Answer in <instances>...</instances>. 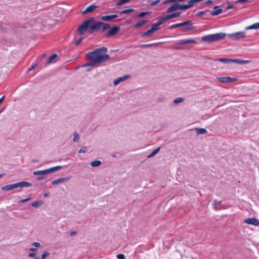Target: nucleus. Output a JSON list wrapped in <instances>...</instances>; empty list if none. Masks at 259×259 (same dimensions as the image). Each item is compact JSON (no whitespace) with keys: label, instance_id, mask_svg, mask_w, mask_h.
<instances>
[{"label":"nucleus","instance_id":"nucleus-1","mask_svg":"<svg viewBox=\"0 0 259 259\" xmlns=\"http://www.w3.org/2000/svg\"><path fill=\"white\" fill-rule=\"evenodd\" d=\"M107 52V49L105 47H102L96 49L95 51L87 53L86 59L89 61L88 64L84 66H95L96 64H100L110 59V56L107 55H104Z\"/></svg>","mask_w":259,"mask_h":259},{"label":"nucleus","instance_id":"nucleus-2","mask_svg":"<svg viewBox=\"0 0 259 259\" xmlns=\"http://www.w3.org/2000/svg\"><path fill=\"white\" fill-rule=\"evenodd\" d=\"M225 36V33L221 32L203 36L201 40L207 42L215 41L223 39Z\"/></svg>","mask_w":259,"mask_h":259},{"label":"nucleus","instance_id":"nucleus-3","mask_svg":"<svg viewBox=\"0 0 259 259\" xmlns=\"http://www.w3.org/2000/svg\"><path fill=\"white\" fill-rule=\"evenodd\" d=\"M95 21L94 17H91L85 20L78 28L77 30L80 34L84 33L87 29Z\"/></svg>","mask_w":259,"mask_h":259},{"label":"nucleus","instance_id":"nucleus-4","mask_svg":"<svg viewBox=\"0 0 259 259\" xmlns=\"http://www.w3.org/2000/svg\"><path fill=\"white\" fill-rule=\"evenodd\" d=\"M61 168L62 167L61 166H57L45 170L35 171L33 172V174L35 176L48 175L56 171Z\"/></svg>","mask_w":259,"mask_h":259},{"label":"nucleus","instance_id":"nucleus-5","mask_svg":"<svg viewBox=\"0 0 259 259\" xmlns=\"http://www.w3.org/2000/svg\"><path fill=\"white\" fill-rule=\"evenodd\" d=\"M218 80L221 83H230L237 80L236 78H231L229 76L217 77Z\"/></svg>","mask_w":259,"mask_h":259},{"label":"nucleus","instance_id":"nucleus-6","mask_svg":"<svg viewBox=\"0 0 259 259\" xmlns=\"http://www.w3.org/2000/svg\"><path fill=\"white\" fill-rule=\"evenodd\" d=\"M229 36L233 39H238L245 37V33L243 31L238 32L229 34Z\"/></svg>","mask_w":259,"mask_h":259},{"label":"nucleus","instance_id":"nucleus-7","mask_svg":"<svg viewBox=\"0 0 259 259\" xmlns=\"http://www.w3.org/2000/svg\"><path fill=\"white\" fill-rule=\"evenodd\" d=\"M103 25V23L101 22H98L91 26L90 29L89 30V33H93L95 31H98L100 29L101 26Z\"/></svg>","mask_w":259,"mask_h":259},{"label":"nucleus","instance_id":"nucleus-8","mask_svg":"<svg viewBox=\"0 0 259 259\" xmlns=\"http://www.w3.org/2000/svg\"><path fill=\"white\" fill-rule=\"evenodd\" d=\"M244 222L247 224L252 225L256 226H259V221L256 218H249L245 219L244 221Z\"/></svg>","mask_w":259,"mask_h":259},{"label":"nucleus","instance_id":"nucleus-9","mask_svg":"<svg viewBox=\"0 0 259 259\" xmlns=\"http://www.w3.org/2000/svg\"><path fill=\"white\" fill-rule=\"evenodd\" d=\"M120 30V27L118 26H114L112 28L110 29L108 31L107 36H111L116 34Z\"/></svg>","mask_w":259,"mask_h":259},{"label":"nucleus","instance_id":"nucleus-10","mask_svg":"<svg viewBox=\"0 0 259 259\" xmlns=\"http://www.w3.org/2000/svg\"><path fill=\"white\" fill-rule=\"evenodd\" d=\"M97 7L98 6L96 5H91L90 6L87 7L84 10L81 11V13L82 14L90 13L94 11Z\"/></svg>","mask_w":259,"mask_h":259},{"label":"nucleus","instance_id":"nucleus-11","mask_svg":"<svg viewBox=\"0 0 259 259\" xmlns=\"http://www.w3.org/2000/svg\"><path fill=\"white\" fill-rule=\"evenodd\" d=\"M130 77V75H125L122 77H118L113 81V84L115 85H117L120 82L123 81L124 80L128 79Z\"/></svg>","mask_w":259,"mask_h":259},{"label":"nucleus","instance_id":"nucleus-12","mask_svg":"<svg viewBox=\"0 0 259 259\" xmlns=\"http://www.w3.org/2000/svg\"><path fill=\"white\" fill-rule=\"evenodd\" d=\"M196 41L193 39H188L185 40H182L177 42L178 45H184L186 44H196Z\"/></svg>","mask_w":259,"mask_h":259},{"label":"nucleus","instance_id":"nucleus-13","mask_svg":"<svg viewBox=\"0 0 259 259\" xmlns=\"http://www.w3.org/2000/svg\"><path fill=\"white\" fill-rule=\"evenodd\" d=\"M17 188V185L15 184L8 185L6 186H3L2 190L4 191H9Z\"/></svg>","mask_w":259,"mask_h":259},{"label":"nucleus","instance_id":"nucleus-14","mask_svg":"<svg viewBox=\"0 0 259 259\" xmlns=\"http://www.w3.org/2000/svg\"><path fill=\"white\" fill-rule=\"evenodd\" d=\"M16 185H17V188L18 187H28L32 185L31 183L25 181L17 183Z\"/></svg>","mask_w":259,"mask_h":259},{"label":"nucleus","instance_id":"nucleus-15","mask_svg":"<svg viewBox=\"0 0 259 259\" xmlns=\"http://www.w3.org/2000/svg\"><path fill=\"white\" fill-rule=\"evenodd\" d=\"M67 180V178H61L58 179L54 180L52 182V184L53 185H57L62 184Z\"/></svg>","mask_w":259,"mask_h":259},{"label":"nucleus","instance_id":"nucleus-16","mask_svg":"<svg viewBox=\"0 0 259 259\" xmlns=\"http://www.w3.org/2000/svg\"><path fill=\"white\" fill-rule=\"evenodd\" d=\"M117 17V15H112L109 16H103L100 17L101 19L103 21H110L111 20Z\"/></svg>","mask_w":259,"mask_h":259},{"label":"nucleus","instance_id":"nucleus-17","mask_svg":"<svg viewBox=\"0 0 259 259\" xmlns=\"http://www.w3.org/2000/svg\"><path fill=\"white\" fill-rule=\"evenodd\" d=\"M179 7H180L179 4H176L175 5L170 6V7H169L167 9V12L168 13H170V12L177 11L178 10H179Z\"/></svg>","mask_w":259,"mask_h":259},{"label":"nucleus","instance_id":"nucleus-18","mask_svg":"<svg viewBox=\"0 0 259 259\" xmlns=\"http://www.w3.org/2000/svg\"><path fill=\"white\" fill-rule=\"evenodd\" d=\"M249 60H234L232 59V63H236L240 64H245L249 63Z\"/></svg>","mask_w":259,"mask_h":259},{"label":"nucleus","instance_id":"nucleus-19","mask_svg":"<svg viewBox=\"0 0 259 259\" xmlns=\"http://www.w3.org/2000/svg\"><path fill=\"white\" fill-rule=\"evenodd\" d=\"M259 28V22L253 24L251 25H250L249 26H247L245 28L246 30H249V29H257Z\"/></svg>","mask_w":259,"mask_h":259},{"label":"nucleus","instance_id":"nucleus-20","mask_svg":"<svg viewBox=\"0 0 259 259\" xmlns=\"http://www.w3.org/2000/svg\"><path fill=\"white\" fill-rule=\"evenodd\" d=\"M193 26L191 24V21H189V24L184 26L183 30L185 32L193 29Z\"/></svg>","mask_w":259,"mask_h":259},{"label":"nucleus","instance_id":"nucleus-21","mask_svg":"<svg viewBox=\"0 0 259 259\" xmlns=\"http://www.w3.org/2000/svg\"><path fill=\"white\" fill-rule=\"evenodd\" d=\"M168 19H170V17L169 15H167L164 17L159 18V22L161 25L164 22L166 21Z\"/></svg>","mask_w":259,"mask_h":259},{"label":"nucleus","instance_id":"nucleus-22","mask_svg":"<svg viewBox=\"0 0 259 259\" xmlns=\"http://www.w3.org/2000/svg\"><path fill=\"white\" fill-rule=\"evenodd\" d=\"M197 135L205 134L207 133V131L205 128H195Z\"/></svg>","mask_w":259,"mask_h":259},{"label":"nucleus","instance_id":"nucleus-23","mask_svg":"<svg viewBox=\"0 0 259 259\" xmlns=\"http://www.w3.org/2000/svg\"><path fill=\"white\" fill-rule=\"evenodd\" d=\"M29 250L32 252L29 253L28 256L30 257H35L36 256L35 252L37 251V249L35 248H31L29 249Z\"/></svg>","mask_w":259,"mask_h":259},{"label":"nucleus","instance_id":"nucleus-24","mask_svg":"<svg viewBox=\"0 0 259 259\" xmlns=\"http://www.w3.org/2000/svg\"><path fill=\"white\" fill-rule=\"evenodd\" d=\"M148 21L147 20H143L138 22L135 25V28H139L144 24H145L146 23H147Z\"/></svg>","mask_w":259,"mask_h":259},{"label":"nucleus","instance_id":"nucleus-25","mask_svg":"<svg viewBox=\"0 0 259 259\" xmlns=\"http://www.w3.org/2000/svg\"><path fill=\"white\" fill-rule=\"evenodd\" d=\"M44 203L43 201H34L31 204V206L34 207H38V206L41 205Z\"/></svg>","mask_w":259,"mask_h":259},{"label":"nucleus","instance_id":"nucleus-26","mask_svg":"<svg viewBox=\"0 0 259 259\" xmlns=\"http://www.w3.org/2000/svg\"><path fill=\"white\" fill-rule=\"evenodd\" d=\"M101 164V161H100V160H95V161H92L91 163V165L92 167H97V166H99V165H100Z\"/></svg>","mask_w":259,"mask_h":259},{"label":"nucleus","instance_id":"nucleus-27","mask_svg":"<svg viewBox=\"0 0 259 259\" xmlns=\"http://www.w3.org/2000/svg\"><path fill=\"white\" fill-rule=\"evenodd\" d=\"M215 61H218L225 63H232V59L221 58V59H216Z\"/></svg>","mask_w":259,"mask_h":259},{"label":"nucleus","instance_id":"nucleus-28","mask_svg":"<svg viewBox=\"0 0 259 259\" xmlns=\"http://www.w3.org/2000/svg\"><path fill=\"white\" fill-rule=\"evenodd\" d=\"M161 24H160L159 22L158 23H155V24L152 25V27H151V29L154 32L155 31H156V30H158L159 29V26Z\"/></svg>","mask_w":259,"mask_h":259},{"label":"nucleus","instance_id":"nucleus-29","mask_svg":"<svg viewBox=\"0 0 259 259\" xmlns=\"http://www.w3.org/2000/svg\"><path fill=\"white\" fill-rule=\"evenodd\" d=\"M57 55L56 54H53L50 57V58L49 59V61H48L47 63L48 64L52 63L55 60V59L57 58Z\"/></svg>","mask_w":259,"mask_h":259},{"label":"nucleus","instance_id":"nucleus-30","mask_svg":"<svg viewBox=\"0 0 259 259\" xmlns=\"http://www.w3.org/2000/svg\"><path fill=\"white\" fill-rule=\"evenodd\" d=\"M181 14V12H176V13H172L171 14H169V15L170 17V19H172L174 18H176V17H179Z\"/></svg>","mask_w":259,"mask_h":259},{"label":"nucleus","instance_id":"nucleus-31","mask_svg":"<svg viewBox=\"0 0 259 259\" xmlns=\"http://www.w3.org/2000/svg\"><path fill=\"white\" fill-rule=\"evenodd\" d=\"M223 12V10L222 9H218L213 12H212L211 14L212 16H217L221 14Z\"/></svg>","mask_w":259,"mask_h":259},{"label":"nucleus","instance_id":"nucleus-32","mask_svg":"<svg viewBox=\"0 0 259 259\" xmlns=\"http://www.w3.org/2000/svg\"><path fill=\"white\" fill-rule=\"evenodd\" d=\"M160 147L157 148L155 150H154L148 156V158H150L153 157L155 155H156L159 151Z\"/></svg>","mask_w":259,"mask_h":259},{"label":"nucleus","instance_id":"nucleus-33","mask_svg":"<svg viewBox=\"0 0 259 259\" xmlns=\"http://www.w3.org/2000/svg\"><path fill=\"white\" fill-rule=\"evenodd\" d=\"M134 11V10L133 9H126V10L121 11L120 12V14H126V13L133 12Z\"/></svg>","mask_w":259,"mask_h":259},{"label":"nucleus","instance_id":"nucleus-34","mask_svg":"<svg viewBox=\"0 0 259 259\" xmlns=\"http://www.w3.org/2000/svg\"><path fill=\"white\" fill-rule=\"evenodd\" d=\"M184 100H185V99L183 98H177L174 100V103L175 104H178V103L184 102Z\"/></svg>","mask_w":259,"mask_h":259},{"label":"nucleus","instance_id":"nucleus-35","mask_svg":"<svg viewBox=\"0 0 259 259\" xmlns=\"http://www.w3.org/2000/svg\"><path fill=\"white\" fill-rule=\"evenodd\" d=\"M190 8L189 4L188 5H181L180 4L179 10H187Z\"/></svg>","mask_w":259,"mask_h":259},{"label":"nucleus","instance_id":"nucleus-36","mask_svg":"<svg viewBox=\"0 0 259 259\" xmlns=\"http://www.w3.org/2000/svg\"><path fill=\"white\" fill-rule=\"evenodd\" d=\"M153 33H154V32L152 31V30L151 29H150L149 30L147 31L146 32L143 33L142 36L143 37H145V36H146L147 35H151V34H152Z\"/></svg>","mask_w":259,"mask_h":259},{"label":"nucleus","instance_id":"nucleus-37","mask_svg":"<svg viewBox=\"0 0 259 259\" xmlns=\"http://www.w3.org/2000/svg\"><path fill=\"white\" fill-rule=\"evenodd\" d=\"M50 255V253L48 251H45L41 255V259H45L46 257H48Z\"/></svg>","mask_w":259,"mask_h":259},{"label":"nucleus","instance_id":"nucleus-38","mask_svg":"<svg viewBox=\"0 0 259 259\" xmlns=\"http://www.w3.org/2000/svg\"><path fill=\"white\" fill-rule=\"evenodd\" d=\"M130 0H119L117 3V6H120L121 5H123L124 4H126L130 2Z\"/></svg>","mask_w":259,"mask_h":259},{"label":"nucleus","instance_id":"nucleus-39","mask_svg":"<svg viewBox=\"0 0 259 259\" xmlns=\"http://www.w3.org/2000/svg\"><path fill=\"white\" fill-rule=\"evenodd\" d=\"M79 135L76 133H74L73 140V142H77L79 140Z\"/></svg>","mask_w":259,"mask_h":259},{"label":"nucleus","instance_id":"nucleus-40","mask_svg":"<svg viewBox=\"0 0 259 259\" xmlns=\"http://www.w3.org/2000/svg\"><path fill=\"white\" fill-rule=\"evenodd\" d=\"M31 245L37 248L40 247L41 245L39 242H34L31 243Z\"/></svg>","mask_w":259,"mask_h":259},{"label":"nucleus","instance_id":"nucleus-41","mask_svg":"<svg viewBox=\"0 0 259 259\" xmlns=\"http://www.w3.org/2000/svg\"><path fill=\"white\" fill-rule=\"evenodd\" d=\"M158 44H145V45H142L141 47L142 48H146V47H150V46H156V45H157Z\"/></svg>","mask_w":259,"mask_h":259},{"label":"nucleus","instance_id":"nucleus-42","mask_svg":"<svg viewBox=\"0 0 259 259\" xmlns=\"http://www.w3.org/2000/svg\"><path fill=\"white\" fill-rule=\"evenodd\" d=\"M87 151V147H82L79 150V153H85Z\"/></svg>","mask_w":259,"mask_h":259},{"label":"nucleus","instance_id":"nucleus-43","mask_svg":"<svg viewBox=\"0 0 259 259\" xmlns=\"http://www.w3.org/2000/svg\"><path fill=\"white\" fill-rule=\"evenodd\" d=\"M117 257L118 259H125V255L123 254H118Z\"/></svg>","mask_w":259,"mask_h":259},{"label":"nucleus","instance_id":"nucleus-44","mask_svg":"<svg viewBox=\"0 0 259 259\" xmlns=\"http://www.w3.org/2000/svg\"><path fill=\"white\" fill-rule=\"evenodd\" d=\"M189 21H187L183 23H179V27L184 26L189 24Z\"/></svg>","mask_w":259,"mask_h":259},{"label":"nucleus","instance_id":"nucleus-45","mask_svg":"<svg viewBox=\"0 0 259 259\" xmlns=\"http://www.w3.org/2000/svg\"><path fill=\"white\" fill-rule=\"evenodd\" d=\"M82 40V38H80L79 39H78L77 40H76L75 42H74V44L76 46H77L79 44H80Z\"/></svg>","mask_w":259,"mask_h":259},{"label":"nucleus","instance_id":"nucleus-46","mask_svg":"<svg viewBox=\"0 0 259 259\" xmlns=\"http://www.w3.org/2000/svg\"><path fill=\"white\" fill-rule=\"evenodd\" d=\"M30 199H31V198L30 197H28V198H27L21 200L19 202V203L25 202L26 201H28L30 200Z\"/></svg>","mask_w":259,"mask_h":259},{"label":"nucleus","instance_id":"nucleus-47","mask_svg":"<svg viewBox=\"0 0 259 259\" xmlns=\"http://www.w3.org/2000/svg\"><path fill=\"white\" fill-rule=\"evenodd\" d=\"M148 13H149V12H142L139 14L138 16L139 17H144L145 15H146Z\"/></svg>","mask_w":259,"mask_h":259},{"label":"nucleus","instance_id":"nucleus-48","mask_svg":"<svg viewBox=\"0 0 259 259\" xmlns=\"http://www.w3.org/2000/svg\"><path fill=\"white\" fill-rule=\"evenodd\" d=\"M110 28V26L108 24H105L103 27V30H106Z\"/></svg>","mask_w":259,"mask_h":259},{"label":"nucleus","instance_id":"nucleus-49","mask_svg":"<svg viewBox=\"0 0 259 259\" xmlns=\"http://www.w3.org/2000/svg\"><path fill=\"white\" fill-rule=\"evenodd\" d=\"M159 2H160V0L155 1L154 2H152L151 3V5L152 6H155V5L158 4Z\"/></svg>","mask_w":259,"mask_h":259},{"label":"nucleus","instance_id":"nucleus-50","mask_svg":"<svg viewBox=\"0 0 259 259\" xmlns=\"http://www.w3.org/2000/svg\"><path fill=\"white\" fill-rule=\"evenodd\" d=\"M179 27V23H177V24H174V25H171L170 27V28L173 29V28H175Z\"/></svg>","mask_w":259,"mask_h":259},{"label":"nucleus","instance_id":"nucleus-51","mask_svg":"<svg viewBox=\"0 0 259 259\" xmlns=\"http://www.w3.org/2000/svg\"><path fill=\"white\" fill-rule=\"evenodd\" d=\"M221 203V201H217V200H214V202H213V204H214L215 205H219V204H220Z\"/></svg>","mask_w":259,"mask_h":259},{"label":"nucleus","instance_id":"nucleus-52","mask_svg":"<svg viewBox=\"0 0 259 259\" xmlns=\"http://www.w3.org/2000/svg\"><path fill=\"white\" fill-rule=\"evenodd\" d=\"M212 3V1L211 0H208L207 1V2H206L204 4L205 5H209V4H211V3Z\"/></svg>","mask_w":259,"mask_h":259},{"label":"nucleus","instance_id":"nucleus-53","mask_svg":"<svg viewBox=\"0 0 259 259\" xmlns=\"http://www.w3.org/2000/svg\"><path fill=\"white\" fill-rule=\"evenodd\" d=\"M76 231H72L70 232V236H74V235H76Z\"/></svg>","mask_w":259,"mask_h":259},{"label":"nucleus","instance_id":"nucleus-54","mask_svg":"<svg viewBox=\"0 0 259 259\" xmlns=\"http://www.w3.org/2000/svg\"><path fill=\"white\" fill-rule=\"evenodd\" d=\"M247 0H237V2L238 3H243L246 2Z\"/></svg>","mask_w":259,"mask_h":259},{"label":"nucleus","instance_id":"nucleus-55","mask_svg":"<svg viewBox=\"0 0 259 259\" xmlns=\"http://www.w3.org/2000/svg\"><path fill=\"white\" fill-rule=\"evenodd\" d=\"M172 3L173 2H183L184 1V0H170Z\"/></svg>","mask_w":259,"mask_h":259},{"label":"nucleus","instance_id":"nucleus-56","mask_svg":"<svg viewBox=\"0 0 259 259\" xmlns=\"http://www.w3.org/2000/svg\"><path fill=\"white\" fill-rule=\"evenodd\" d=\"M203 14H204V12H203V11H201V12H199V13L197 14V16H202Z\"/></svg>","mask_w":259,"mask_h":259},{"label":"nucleus","instance_id":"nucleus-57","mask_svg":"<svg viewBox=\"0 0 259 259\" xmlns=\"http://www.w3.org/2000/svg\"><path fill=\"white\" fill-rule=\"evenodd\" d=\"M169 3H172V2L170 0H167V1H164L163 2V4H164Z\"/></svg>","mask_w":259,"mask_h":259},{"label":"nucleus","instance_id":"nucleus-58","mask_svg":"<svg viewBox=\"0 0 259 259\" xmlns=\"http://www.w3.org/2000/svg\"><path fill=\"white\" fill-rule=\"evenodd\" d=\"M45 179V178H44V177H38V178H37V181H40V180H43V179Z\"/></svg>","mask_w":259,"mask_h":259},{"label":"nucleus","instance_id":"nucleus-59","mask_svg":"<svg viewBox=\"0 0 259 259\" xmlns=\"http://www.w3.org/2000/svg\"><path fill=\"white\" fill-rule=\"evenodd\" d=\"M35 66H36L35 65H34L32 66H31V67L30 68H29V71H30V70H32V69H33Z\"/></svg>","mask_w":259,"mask_h":259},{"label":"nucleus","instance_id":"nucleus-60","mask_svg":"<svg viewBox=\"0 0 259 259\" xmlns=\"http://www.w3.org/2000/svg\"><path fill=\"white\" fill-rule=\"evenodd\" d=\"M5 98V96H3L1 99H0V104L3 101L4 99Z\"/></svg>","mask_w":259,"mask_h":259},{"label":"nucleus","instance_id":"nucleus-61","mask_svg":"<svg viewBox=\"0 0 259 259\" xmlns=\"http://www.w3.org/2000/svg\"><path fill=\"white\" fill-rule=\"evenodd\" d=\"M233 8V6L232 5H229L228 7H227V9H230L231 8Z\"/></svg>","mask_w":259,"mask_h":259},{"label":"nucleus","instance_id":"nucleus-62","mask_svg":"<svg viewBox=\"0 0 259 259\" xmlns=\"http://www.w3.org/2000/svg\"><path fill=\"white\" fill-rule=\"evenodd\" d=\"M46 57V54H42V55H41V56H40V57H41V58H45V57Z\"/></svg>","mask_w":259,"mask_h":259},{"label":"nucleus","instance_id":"nucleus-63","mask_svg":"<svg viewBox=\"0 0 259 259\" xmlns=\"http://www.w3.org/2000/svg\"><path fill=\"white\" fill-rule=\"evenodd\" d=\"M49 194H50V193H45V194H44V196H45V197H47V196H49Z\"/></svg>","mask_w":259,"mask_h":259},{"label":"nucleus","instance_id":"nucleus-64","mask_svg":"<svg viewBox=\"0 0 259 259\" xmlns=\"http://www.w3.org/2000/svg\"><path fill=\"white\" fill-rule=\"evenodd\" d=\"M180 48L179 47H176L175 48V49L176 50H178V49H180Z\"/></svg>","mask_w":259,"mask_h":259}]
</instances>
